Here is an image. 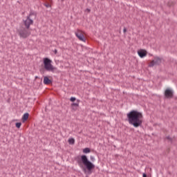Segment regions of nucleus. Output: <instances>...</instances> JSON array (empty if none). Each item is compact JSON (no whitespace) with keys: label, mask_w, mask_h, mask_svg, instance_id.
<instances>
[{"label":"nucleus","mask_w":177,"mask_h":177,"mask_svg":"<svg viewBox=\"0 0 177 177\" xmlns=\"http://www.w3.org/2000/svg\"><path fill=\"white\" fill-rule=\"evenodd\" d=\"M44 6H46V8H50V4H49L48 3H45Z\"/></svg>","instance_id":"nucleus-21"},{"label":"nucleus","mask_w":177,"mask_h":177,"mask_svg":"<svg viewBox=\"0 0 177 177\" xmlns=\"http://www.w3.org/2000/svg\"><path fill=\"white\" fill-rule=\"evenodd\" d=\"M43 63L44 66V69L46 71H50L51 73H54L55 71H56V70H57V68L52 65V60H50L48 57L44 58Z\"/></svg>","instance_id":"nucleus-4"},{"label":"nucleus","mask_w":177,"mask_h":177,"mask_svg":"<svg viewBox=\"0 0 177 177\" xmlns=\"http://www.w3.org/2000/svg\"><path fill=\"white\" fill-rule=\"evenodd\" d=\"M68 142L69 145H74L75 143V140L74 138H69Z\"/></svg>","instance_id":"nucleus-11"},{"label":"nucleus","mask_w":177,"mask_h":177,"mask_svg":"<svg viewBox=\"0 0 177 177\" xmlns=\"http://www.w3.org/2000/svg\"><path fill=\"white\" fill-rule=\"evenodd\" d=\"M166 140H168L169 142H172V138L169 137V136H167L165 138Z\"/></svg>","instance_id":"nucleus-17"},{"label":"nucleus","mask_w":177,"mask_h":177,"mask_svg":"<svg viewBox=\"0 0 177 177\" xmlns=\"http://www.w3.org/2000/svg\"><path fill=\"white\" fill-rule=\"evenodd\" d=\"M78 106H80V104L78 103H73L71 104V106L73 107V109H74V107H75V109H77V107H78Z\"/></svg>","instance_id":"nucleus-15"},{"label":"nucleus","mask_w":177,"mask_h":177,"mask_svg":"<svg viewBox=\"0 0 177 177\" xmlns=\"http://www.w3.org/2000/svg\"><path fill=\"white\" fill-rule=\"evenodd\" d=\"M156 64V61L153 60L149 63V67H153V66H155Z\"/></svg>","instance_id":"nucleus-14"},{"label":"nucleus","mask_w":177,"mask_h":177,"mask_svg":"<svg viewBox=\"0 0 177 177\" xmlns=\"http://www.w3.org/2000/svg\"><path fill=\"white\" fill-rule=\"evenodd\" d=\"M123 32H127V28H124V29H123Z\"/></svg>","instance_id":"nucleus-23"},{"label":"nucleus","mask_w":177,"mask_h":177,"mask_svg":"<svg viewBox=\"0 0 177 177\" xmlns=\"http://www.w3.org/2000/svg\"><path fill=\"white\" fill-rule=\"evenodd\" d=\"M142 177H147V174L146 173H143Z\"/></svg>","instance_id":"nucleus-22"},{"label":"nucleus","mask_w":177,"mask_h":177,"mask_svg":"<svg viewBox=\"0 0 177 177\" xmlns=\"http://www.w3.org/2000/svg\"><path fill=\"white\" fill-rule=\"evenodd\" d=\"M138 55L142 59L143 57H146V56H147V51L144 49H140L138 51Z\"/></svg>","instance_id":"nucleus-7"},{"label":"nucleus","mask_w":177,"mask_h":177,"mask_svg":"<svg viewBox=\"0 0 177 177\" xmlns=\"http://www.w3.org/2000/svg\"><path fill=\"white\" fill-rule=\"evenodd\" d=\"M15 126L17 127V128H20V127H21V122H17L15 124Z\"/></svg>","instance_id":"nucleus-18"},{"label":"nucleus","mask_w":177,"mask_h":177,"mask_svg":"<svg viewBox=\"0 0 177 177\" xmlns=\"http://www.w3.org/2000/svg\"><path fill=\"white\" fill-rule=\"evenodd\" d=\"M17 32L20 38L26 39L28 38V37H30L31 34V29L25 28L23 25H21L20 28L17 29Z\"/></svg>","instance_id":"nucleus-3"},{"label":"nucleus","mask_w":177,"mask_h":177,"mask_svg":"<svg viewBox=\"0 0 177 177\" xmlns=\"http://www.w3.org/2000/svg\"><path fill=\"white\" fill-rule=\"evenodd\" d=\"M43 70H44V69H41L40 71L42 72Z\"/></svg>","instance_id":"nucleus-25"},{"label":"nucleus","mask_w":177,"mask_h":177,"mask_svg":"<svg viewBox=\"0 0 177 177\" xmlns=\"http://www.w3.org/2000/svg\"><path fill=\"white\" fill-rule=\"evenodd\" d=\"M75 160L80 168H81L84 174H92V171L95 169V165L88 159L86 155L77 156Z\"/></svg>","instance_id":"nucleus-1"},{"label":"nucleus","mask_w":177,"mask_h":177,"mask_svg":"<svg viewBox=\"0 0 177 177\" xmlns=\"http://www.w3.org/2000/svg\"><path fill=\"white\" fill-rule=\"evenodd\" d=\"M32 17V14H30V15L27 17L26 19L24 20V24H22V26H24L25 28L30 30V26L34 24V21L32 20V18H31Z\"/></svg>","instance_id":"nucleus-5"},{"label":"nucleus","mask_w":177,"mask_h":177,"mask_svg":"<svg viewBox=\"0 0 177 177\" xmlns=\"http://www.w3.org/2000/svg\"><path fill=\"white\" fill-rule=\"evenodd\" d=\"M75 35L80 41H82L83 42H85V37L84 36V33H82V31L77 30L75 32Z\"/></svg>","instance_id":"nucleus-6"},{"label":"nucleus","mask_w":177,"mask_h":177,"mask_svg":"<svg viewBox=\"0 0 177 177\" xmlns=\"http://www.w3.org/2000/svg\"><path fill=\"white\" fill-rule=\"evenodd\" d=\"M160 62H161V59L156 57V64H160Z\"/></svg>","instance_id":"nucleus-16"},{"label":"nucleus","mask_w":177,"mask_h":177,"mask_svg":"<svg viewBox=\"0 0 177 177\" xmlns=\"http://www.w3.org/2000/svg\"><path fill=\"white\" fill-rule=\"evenodd\" d=\"M70 100H71V102H75V100H77V98H75V97H71L70 98Z\"/></svg>","instance_id":"nucleus-19"},{"label":"nucleus","mask_w":177,"mask_h":177,"mask_svg":"<svg viewBox=\"0 0 177 177\" xmlns=\"http://www.w3.org/2000/svg\"><path fill=\"white\" fill-rule=\"evenodd\" d=\"M50 84H52V80H50V79H49V77H48V76H45L44 77V84L49 85Z\"/></svg>","instance_id":"nucleus-9"},{"label":"nucleus","mask_w":177,"mask_h":177,"mask_svg":"<svg viewBox=\"0 0 177 177\" xmlns=\"http://www.w3.org/2000/svg\"><path fill=\"white\" fill-rule=\"evenodd\" d=\"M175 5V3H174V1H169L167 3V6L169 8H173V6Z\"/></svg>","instance_id":"nucleus-13"},{"label":"nucleus","mask_w":177,"mask_h":177,"mask_svg":"<svg viewBox=\"0 0 177 177\" xmlns=\"http://www.w3.org/2000/svg\"><path fill=\"white\" fill-rule=\"evenodd\" d=\"M29 115H30V114H28V113H24L23 117H22V121H27V120H28V116Z\"/></svg>","instance_id":"nucleus-10"},{"label":"nucleus","mask_w":177,"mask_h":177,"mask_svg":"<svg viewBox=\"0 0 177 177\" xmlns=\"http://www.w3.org/2000/svg\"><path fill=\"white\" fill-rule=\"evenodd\" d=\"M165 95L167 98L172 97V96H174L172 90H171L169 88L166 89L165 91Z\"/></svg>","instance_id":"nucleus-8"},{"label":"nucleus","mask_w":177,"mask_h":177,"mask_svg":"<svg viewBox=\"0 0 177 177\" xmlns=\"http://www.w3.org/2000/svg\"><path fill=\"white\" fill-rule=\"evenodd\" d=\"M90 160H91V161H92L93 162L95 160V157H94V156H90Z\"/></svg>","instance_id":"nucleus-20"},{"label":"nucleus","mask_w":177,"mask_h":177,"mask_svg":"<svg viewBox=\"0 0 177 177\" xmlns=\"http://www.w3.org/2000/svg\"><path fill=\"white\" fill-rule=\"evenodd\" d=\"M35 78H38V77H37V76H36V77H35Z\"/></svg>","instance_id":"nucleus-26"},{"label":"nucleus","mask_w":177,"mask_h":177,"mask_svg":"<svg viewBox=\"0 0 177 177\" xmlns=\"http://www.w3.org/2000/svg\"><path fill=\"white\" fill-rule=\"evenodd\" d=\"M54 53L56 55V53H57V50L55 49V50H54Z\"/></svg>","instance_id":"nucleus-24"},{"label":"nucleus","mask_w":177,"mask_h":177,"mask_svg":"<svg viewBox=\"0 0 177 177\" xmlns=\"http://www.w3.org/2000/svg\"><path fill=\"white\" fill-rule=\"evenodd\" d=\"M83 153H84V154H88V153H91V149H89V148H84L83 149Z\"/></svg>","instance_id":"nucleus-12"},{"label":"nucleus","mask_w":177,"mask_h":177,"mask_svg":"<svg viewBox=\"0 0 177 177\" xmlns=\"http://www.w3.org/2000/svg\"><path fill=\"white\" fill-rule=\"evenodd\" d=\"M127 115L129 124L133 125L134 128H139V127H142V118H143L142 113L137 111H131L128 113Z\"/></svg>","instance_id":"nucleus-2"}]
</instances>
